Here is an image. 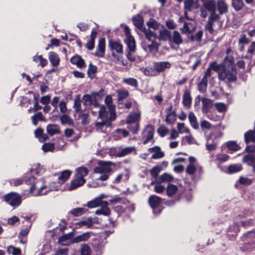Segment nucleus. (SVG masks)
Masks as SVG:
<instances>
[{
  "label": "nucleus",
  "instance_id": "3c124183",
  "mask_svg": "<svg viewBox=\"0 0 255 255\" xmlns=\"http://www.w3.org/2000/svg\"><path fill=\"white\" fill-rule=\"evenodd\" d=\"M177 191V187L173 184H169L166 189L167 194L170 196L174 195Z\"/></svg>",
  "mask_w": 255,
  "mask_h": 255
},
{
  "label": "nucleus",
  "instance_id": "473e14b6",
  "mask_svg": "<svg viewBox=\"0 0 255 255\" xmlns=\"http://www.w3.org/2000/svg\"><path fill=\"white\" fill-rule=\"evenodd\" d=\"M202 111L204 113H207L209 109L212 106V100L207 99V98H203L202 99Z\"/></svg>",
  "mask_w": 255,
  "mask_h": 255
},
{
  "label": "nucleus",
  "instance_id": "49530a36",
  "mask_svg": "<svg viewBox=\"0 0 255 255\" xmlns=\"http://www.w3.org/2000/svg\"><path fill=\"white\" fill-rule=\"evenodd\" d=\"M102 204L100 202L98 198H95L93 200L89 201L87 204V206L89 208H96L102 205Z\"/></svg>",
  "mask_w": 255,
  "mask_h": 255
},
{
  "label": "nucleus",
  "instance_id": "7ed1b4c3",
  "mask_svg": "<svg viewBox=\"0 0 255 255\" xmlns=\"http://www.w3.org/2000/svg\"><path fill=\"white\" fill-rule=\"evenodd\" d=\"M236 74L234 58L230 56L226 57L223 64L222 70L218 73L219 80L234 82L236 80Z\"/></svg>",
  "mask_w": 255,
  "mask_h": 255
},
{
  "label": "nucleus",
  "instance_id": "f704fd0d",
  "mask_svg": "<svg viewBox=\"0 0 255 255\" xmlns=\"http://www.w3.org/2000/svg\"><path fill=\"white\" fill-rule=\"evenodd\" d=\"M170 38V32L164 29L160 30L158 35V39L160 40L166 41L169 40Z\"/></svg>",
  "mask_w": 255,
  "mask_h": 255
},
{
  "label": "nucleus",
  "instance_id": "9b49d317",
  "mask_svg": "<svg viewBox=\"0 0 255 255\" xmlns=\"http://www.w3.org/2000/svg\"><path fill=\"white\" fill-rule=\"evenodd\" d=\"M161 199L155 195L151 196L148 200L150 207L153 209V213L155 214L160 212V210L158 209V207L161 203Z\"/></svg>",
  "mask_w": 255,
  "mask_h": 255
},
{
  "label": "nucleus",
  "instance_id": "69168bd1",
  "mask_svg": "<svg viewBox=\"0 0 255 255\" xmlns=\"http://www.w3.org/2000/svg\"><path fill=\"white\" fill-rule=\"evenodd\" d=\"M239 182L241 184L248 185L252 183L253 180L247 177H241L239 180Z\"/></svg>",
  "mask_w": 255,
  "mask_h": 255
},
{
  "label": "nucleus",
  "instance_id": "338daca9",
  "mask_svg": "<svg viewBox=\"0 0 255 255\" xmlns=\"http://www.w3.org/2000/svg\"><path fill=\"white\" fill-rule=\"evenodd\" d=\"M216 157L218 160L221 162H225L229 158V156L227 154L224 153L218 154Z\"/></svg>",
  "mask_w": 255,
  "mask_h": 255
},
{
  "label": "nucleus",
  "instance_id": "423d86ee",
  "mask_svg": "<svg viewBox=\"0 0 255 255\" xmlns=\"http://www.w3.org/2000/svg\"><path fill=\"white\" fill-rule=\"evenodd\" d=\"M141 113L138 110L131 112L126 119V123L128 125V128L134 134L139 130V122L140 120Z\"/></svg>",
  "mask_w": 255,
  "mask_h": 255
},
{
  "label": "nucleus",
  "instance_id": "864d4df0",
  "mask_svg": "<svg viewBox=\"0 0 255 255\" xmlns=\"http://www.w3.org/2000/svg\"><path fill=\"white\" fill-rule=\"evenodd\" d=\"M7 251L9 254H11L12 255H21V250L19 248L13 246L8 247Z\"/></svg>",
  "mask_w": 255,
  "mask_h": 255
},
{
  "label": "nucleus",
  "instance_id": "6ab92c4d",
  "mask_svg": "<svg viewBox=\"0 0 255 255\" xmlns=\"http://www.w3.org/2000/svg\"><path fill=\"white\" fill-rule=\"evenodd\" d=\"M95 223V219L88 218L86 219L81 220L78 222L76 223L75 225L77 227L79 228L85 226L87 228H90L93 226V224Z\"/></svg>",
  "mask_w": 255,
  "mask_h": 255
},
{
  "label": "nucleus",
  "instance_id": "6e6552de",
  "mask_svg": "<svg viewBox=\"0 0 255 255\" xmlns=\"http://www.w3.org/2000/svg\"><path fill=\"white\" fill-rule=\"evenodd\" d=\"M109 46L110 50L112 51V55L115 59L118 62H122L121 57L116 55L114 51L119 54H123L124 53L123 45L118 41H110L109 42Z\"/></svg>",
  "mask_w": 255,
  "mask_h": 255
},
{
  "label": "nucleus",
  "instance_id": "f257e3e1",
  "mask_svg": "<svg viewBox=\"0 0 255 255\" xmlns=\"http://www.w3.org/2000/svg\"><path fill=\"white\" fill-rule=\"evenodd\" d=\"M105 103L107 105L110 112V116L108 117V113L106 110L104 105H100L97 103L93 104L92 112L94 115L98 113L99 118L102 120L101 122H96L95 124L97 130L100 131L107 132L106 129L110 128L111 124L110 121H114L116 117L115 113V106L113 104L112 98L111 96H107L105 99Z\"/></svg>",
  "mask_w": 255,
  "mask_h": 255
},
{
  "label": "nucleus",
  "instance_id": "e2e57ef3",
  "mask_svg": "<svg viewBox=\"0 0 255 255\" xmlns=\"http://www.w3.org/2000/svg\"><path fill=\"white\" fill-rule=\"evenodd\" d=\"M239 43L241 44L240 50H243L245 48V45L249 44V40L245 36H243L239 40Z\"/></svg>",
  "mask_w": 255,
  "mask_h": 255
},
{
  "label": "nucleus",
  "instance_id": "13d9d810",
  "mask_svg": "<svg viewBox=\"0 0 255 255\" xmlns=\"http://www.w3.org/2000/svg\"><path fill=\"white\" fill-rule=\"evenodd\" d=\"M81 255H91V249L89 246L85 244L82 246Z\"/></svg>",
  "mask_w": 255,
  "mask_h": 255
},
{
  "label": "nucleus",
  "instance_id": "9d476101",
  "mask_svg": "<svg viewBox=\"0 0 255 255\" xmlns=\"http://www.w3.org/2000/svg\"><path fill=\"white\" fill-rule=\"evenodd\" d=\"M124 30L126 35L124 41L127 45L129 51L130 52H133L136 48L135 41L133 37L131 35L130 29L128 26H124Z\"/></svg>",
  "mask_w": 255,
  "mask_h": 255
},
{
  "label": "nucleus",
  "instance_id": "c85d7f7f",
  "mask_svg": "<svg viewBox=\"0 0 255 255\" xmlns=\"http://www.w3.org/2000/svg\"><path fill=\"white\" fill-rule=\"evenodd\" d=\"M45 171L46 170L44 167L40 164H35L30 170V172H32L37 175H42L45 172Z\"/></svg>",
  "mask_w": 255,
  "mask_h": 255
},
{
  "label": "nucleus",
  "instance_id": "37998d69",
  "mask_svg": "<svg viewBox=\"0 0 255 255\" xmlns=\"http://www.w3.org/2000/svg\"><path fill=\"white\" fill-rule=\"evenodd\" d=\"M242 169V166L240 164H236L231 165L228 167V172L230 173H233L239 172L241 171Z\"/></svg>",
  "mask_w": 255,
  "mask_h": 255
},
{
  "label": "nucleus",
  "instance_id": "72a5a7b5",
  "mask_svg": "<svg viewBox=\"0 0 255 255\" xmlns=\"http://www.w3.org/2000/svg\"><path fill=\"white\" fill-rule=\"evenodd\" d=\"M245 139L247 143L249 141L255 142V129L247 132L245 134Z\"/></svg>",
  "mask_w": 255,
  "mask_h": 255
},
{
  "label": "nucleus",
  "instance_id": "f03ea898",
  "mask_svg": "<svg viewBox=\"0 0 255 255\" xmlns=\"http://www.w3.org/2000/svg\"><path fill=\"white\" fill-rule=\"evenodd\" d=\"M24 180L26 184L31 185L30 192L35 196L44 195L49 191L59 190L58 185L52 187L47 185L43 180L35 181L33 176L28 177V173L24 176Z\"/></svg>",
  "mask_w": 255,
  "mask_h": 255
},
{
  "label": "nucleus",
  "instance_id": "393cba45",
  "mask_svg": "<svg viewBox=\"0 0 255 255\" xmlns=\"http://www.w3.org/2000/svg\"><path fill=\"white\" fill-rule=\"evenodd\" d=\"M48 58L53 66H57L59 64L60 59L56 53L50 52L48 54Z\"/></svg>",
  "mask_w": 255,
  "mask_h": 255
},
{
  "label": "nucleus",
  "instance_id": "5fc2aeb1",
  "mask_svg": "<svg viewBox=\"0 0 255 255\" xmlns=\"http://www.w3.org/2000/svg\"><path fill=\"white\" fill-rule=\"evenodd\" d=\"M81 101L80 99V97L79 96H78L75 99L74 107L75 110L77 112H81L83 110L81 106Z\"/></svg>",
  "mask_w": 255,
  "mask_h": 255
},
{
  "label": "nucleus",
  "instance_id": "0eeeda50",
  "mask_svg": "<svg viewBox=\"0 0 255 255\" xmlns=\"http://www.w3.org/2000/svg\"><path fill=\"white\" fill-rule=\"evenodd\" d=\"M216 3L214 0H208L203 3L200 8L201 15L202 17L205 18L208 13H210V19L216 20L218 18V15L215 12L216 10Z\"/></svg>",
  "mask_w": 255,
  "mask_h": 255
},
{
  "label": "nucleus",
  "instance_id": "a878e982",
  "mask_svg": "<svg viewBox=\"0 0 255 255\" xmlns=\"http://www.w3.org/2000/svg\"><path fill=\"white\" fill-rule=\"evenodd\" d=\"M217 9L220 14H223L228 11V5L224 0H219L217 3Z\"/></svg>",
  "mask_w": 255,
  "mask_h": 255
},
{
  "label": "nucleus",
  "instance_id": "412c9836",
  "mask_svg": "<svg viewBox=\"0 0 255 255\" xmlns=\"http://www.w3.org/2000/svg\"><path fill=\"white\" fill-rule=\"evenodd\" d=\"M91 232H86L78 235L72 239L73 243H78L82 242L87 241L91 236Z\"/></svg>",
  "mask_w": 255,
  "mask_h": 255
},
{
  "label": "nucleus",
  "instance_id": "58836bf2",
  "mask_svg": "<svg viewBox=\"0 0 255 255\" xmlns=\"http://www.w3.org/2000/svg\"><path fill=\"white\" fill-rule=\"evenodd\" d=\"M243 162L252 166L255 163V157L252 154H248L244 156Z\"/></svg>",
  "mask_w": 255,
  "mask_h": 255
},
{
  "label": "nucleus",
  "instance_id": "052dcab7",
  "mask_svg": "<svg viewBox=\"0 0 255 255\" xmlns=\"http://www.w3.org/2000/svg\"><path fill=\"white\" fill-rule=\"evenodd\" d=\"M161 170V169L160 166H154L150 170V174L153 178H156Z\"/></svg>",
  "mask_w": 255,
  "mask_h": 255
},
{
  "label": "nucleus",
  "instance_id": "603ef678",
  "mask_svg": "<svg viewBox=\"0 0 255 255\" xmlns=\"http://www.w3.org/2000/svg\"><path fill=\"white\" fill-rule=\"evenodd\" d=\"M255 51V41L252 42L248 46L247 53L248 57L252 58L253 55Z\"/></svg>",
  "mask_w": 255,
  "mask_h": 255
},
{
  "label": "nucleus",
  "instance_id": "8fccbe9b",
  "mask_svg": "<svg viewBox=\"0 0 255 255\" xmlns=\"http://www.w3.org/2000/svg\"><path fill=\"white\" fill-rule=\"evenodd\" d=\"M177 129L178 132L181 134L189 132V128L185 126L184 123H178Z\"/></svg>",
  "mask_w": 255,
  "mask_h": 255
},
{
  "label": "nucleus",
  "instance_id": "4468645a",
  "mask_svg": "<svg viewBox=\"0 0 255 255\" xmlns=\"http://www.w3.org/2000/svg\"><path fill=\"white\" fill-rule=\"evenodd\" d=\"M196 27V22L192 19L190 21L185 22L183 27L180 29V30L183 33L189 34L193 32Z\"/></svg>",
  "mask_w": 255,
  "mask_h": 255
},
{
  "label": "nucleus",
  "instance_id": "cd10ccee",
  "mask_svg": "<svg viewBox=\"0 0 255 255\" xmlns=\"http://www.w3.org/2000/svg\"><path fill=\"white\" fill-rule=\"evenodd\" d=\"M166 122L169 124L174 123L175 121V114L174 112L172 111L171 106L166 110Z\"/></svg>",
  "mask_w": 255,
  "mask_h": 255
},
{
  "label": "nucleus",
  "instance_id": "2eb2a0df",
  "mask_svg": "<svg viewBox=\"0 0 255 255\" xmlns=\"http://www.w3.org/2000/svg\"><path fill=\"white\" fill-rule=\"evenodd\" d=\"M154 133V128L151 125L147 126L143 131V137L145 139L143 141L144 144H146L153 138Z\"/></svg>",
  "mask_w": 255,
  "mask_h": 255
},
{
  "label": "nucleus",
  "instance_id": "de8ad7c7",
  "mask_svg": "<svg viewBox=\"0 0 255 255\" xmlns=\"http://www.w3.org/2000/svg\"><path fill=\"white\" fill-rule=\"evenodd\" d=\"M226 145L229 150L232 151H237L239 149L240 147L237 143L233 141H230L226 143Z\"/></svg>",
  "mask_w": 255,
  "mask_h": 255
},
{
  "label": "nucleus",
  "instance_id": "2f4dec72",
  "mask_svg": "<svg viewBox=\"0 0 255 255\" xmlns=\"http://www.w3.org/2000/svg\"><path fill=\"white\" fill-rule=\"evenodd\" d=\"M46 130L47 133L50 135L58 133L60 132L59 126L54 124L48 125Z\"/></svg>",
  "mask_w": 255,
  "mask_h": 255
},
{
  "label": "nucleus",
  "instance_id": "5701e85b",
  "mask_svg": "<svg viewBox=\"0 0 255 255\" xmlns=\"http://www.w3.org/2000/svg\"><path fill=\"white\" fill-rule=\"evenodd\" d=\"M108 203L105 201L104 204L101 205L102 207L96 211L95 214L96 215H103L104 216H108L110 213V209L108 207Z\"/></svg>",
  "mask_w": 255,
  "mask_h": 255
},
{
  "label": "nucleus",
  "instance_id": "774afa93",
  "mask_svg": "<svg viewBox=\"0 0 255 255\" xmlns=\"http://www.w3.org/2000/svg\"><path fill=\"white\" fill-rule=\"evenodd\" d=\"M60 120L62 124L71 125L72 124L71 119L68 116L66 115L62 116L60 118Z\"/></svg>",
  "mask_w": 255,
  "mask_h": 255
},
{
  "label": "nucleus",
  "instance_id": "a211bd4d",
  "mask_svg": "<svg viewBox=\"0 0 255 255\" xmlns=\"http://www.w3.org/2000/svg\"><path fill=\"white\" fill-rule=\"evenodd\" d=\"M171 65V63L168 61L158 62L154 63V68L157 72H161L166 69H169Z\"/></svg>",
  "mask_w": 255,
  "mask_h": 255
},
{
  "label": "nucleus",
  "instance_id": "c9c22d12",
  "mask_svg": "<svg viewBox=\"0 0 255 255\" xmlns=\"http://www.w3.org/2000/svg\"><path fill=\"white\" fill-rule=\"evenodd\" d=\"M191 103V97L190 93L188 91H185L183 95V104L185 106H189Z\"/></svg>",
  "mask_w": 255,
  "mask_h": 255
},
{
  "label": "nucleus",
  "instance_id": "bf43d9fd",
  "mask_svg": "<svg viewBox=\"0 0 255 255\" xmlns=\"http://www.w3.org/2000/svg\"><path fill=\"white\" fill-rule=\"evenodd\" d=\"M32 123L34 125L36 126L37 124L38 121H42L43 116L41 113H38L33 116L31 118Z\"/></svg>",
  "mask_w": 255,
  "mask_h": 255
},
{
  "label": "nucleus",
  "instance_id": "1a4fd4ad",
  "mask_svg": "<svg viewBox=\"0 0 255 255\" xmlns=\"http://www.w3.org/2000/svg\"><path fill=\"white\" fill-rule=\"evenodd\" d=\"M3 199L6 203L12 207H17L21 202L20 196L15 192H10L5 195L3 197Z\"/></svg>",
  "mask_w": 255,
  "mask_h": 255
},
{
  "label": "nucleus",
  "instance_id": "a18cd8bd",
  "mask_svg": "<svg viewBox=\"0 0 255 255\" xmlns=\"http://www.w3.org/2000/svg\"><path fill=\"white\" fill-rule=\"evenodd\" d=\"M123 82L133 87H136L137 86V81L134 78H125L123 80Z\"/></svg>",
  "mask_w": 255,
  "mask_h": 255
},
{
  "label": "nucleus",
  "instance_id": "aec40b11",
  "mask_svg": "<svg viewBox=\"0 0 255 255\" xmlns=\"http://www.w3.org/2000/svg\"><path fill=\"white\" fill-rule=\"evenodd\" d=\"M136 148L135 146H128L122 148L121 150L117 152V156L119 157H123L130 154L132 152L136 153Z\"/></svg>",
  "mask_w": 255,
  "mask_h": 255
},
{
  "label": "nucleus",
  "instance_id": "39448f33",
  "mask_svg": "<svg viewBox=\"0 0 255 255\" xmlns=\"http://www.w3.org/2000/svg\"><path fill=\"white\" fill-rule=\"evenodd\" d=\"M88 173V170L85 167H81L77 168L74 179L71 181L68 187V190H73L83 185L86 182L85 177Z\"/></svg>",
  "mask_w": 255,
  "mask_h": 255
},
{
  "label": "nucleus",
  "instance_id": "7c9ffc66",
  "mask_svg": "<svg viewBox=\"0 0 255 255\" xmlns=\"http://www.w3.org/2000/svg\"><path fill=\"white\" fill-rule=\"evenodd\" d=\"M129 177V171L126 169L124 173L119 174L115 179L114 183H118L122 180H127Z\"/></svg>",
  "mask_w": 255,
  "mask_h": 255
},
{
  "label": "nucleus",
  "instance_id": "c03bdc74",
  "mask_svg": "<svg viewBox=\"0 0 255 255\" xmlns=\"http://www.w3.org/2000/svg\"><path fill=\"white\" fill-rule=\"evenodd\" d=\"M147 25L148 27L152 28L154 30L158 29L160 25L159 23L152 18H151L148 20L147 22Z\"/></svg>",
  "mask_w": 255,
  "mask_h": 255
},
{
  "label": "nucleus",
  "instance_id": "4d7b16f0",
  "mask_svg": "<svg viewBox=\"0 0 255 255\" xmlns=\"http://www.w3.org/2000/svg\"><path fill=\"white\" fill-rule=\"evenodd\" d=\"M242 0H232V5L236 10H239L243 7Z\"/></svg>",
  "mask_w": 255,
  "mask_h": 255
},
{
  "label": "nucleus",
  "instance_id": "0e129e2a",
  "mask_svg": "<svg viewBox=\"0 0 255 255\" xmlns=\"http://www.w3.org/2000/svg\"><path fill=\"white\" fill-rule=\"evenodd\" d=\"M215 106L219 112L222 113L225 112L227 110L226 105L223 103H218L215 104Z\"/></svg>",
  "mask_w": 255,
  "mask_h": 255
},
{
  "label": "nucleus",
  "instance_id": "680f3d73",
  "mask_svg": "<svg viewBox=\"0 0 255 255\" xmlns=\"http://www.w3.org/2000/svg\"><path fill=\"white\" fill-rule=\"evenodd\" d=\"M54 148L53 143H45L42 146V149L44 152L51 151Z\"/></svg>",
  "mask_w": 255,
  "mask_h": 255
},
{
  "label": "nucleus",
  "instance_id": "4be33fe9",
  "mask_svg": "<svg viewBox=\"0 0 255 255\" xmlns=\"http://www.w3.org/2000/svg\"><path fill=\"white\" fill-rule=\"evenodd\" d=\"M105 50V40L101 38L99 41L98 49L97 50L96 55L99 57L104 56Z\"/></svg>",
  "mask_w": 255,
  "mask_h": 255
},
{
  "label": "nucleus",
  "instance_id": "dca6fc26",
  "mask_svg": "<svg viewBox=\"0 0 255 255\" xmlns=\"http://www.w3.org/2000/svg\"><path fill=\"white\" fill-rule=\"evenodd\" d=\"M151 43L147 44L145 41L142 42L141 46L145 51H149L156 53L158 51V45L157 42L151 41Z\"/></svg>",
  "mask_w": 255,
  "mask_h": 255
},
{
  "label": "nucleus",
  "instance_id": "f8f14e48",
  "mask_svg": "<svg viewBox=\"0 0 255 255\" xmlns=\"http://www.w3.org/2000/svg\"><path fill=\"white\" fill-rule=\"evenodd\" d=\"M200 6L199 0H185L184 1L185 16L187 19L189 18L187 15V11H191L193 9L198 8Z\"/></svg>",
  "mask_w": 255,
  "mask_h": 255
},
{
  "label": "nucleus",
  "instance_id": "bb28decb",
  "mask_svg": "<svg viewBox=\"0 0 255 255\" xmlns=\"http://www.w3.org/2000/svg\"><path fill=\"white\" fill-rule=\"evenodd\" d=\"M134 25L139 29L141 30L144 28L143 26V19L140 15H137L133 18Z\"/></svg>",
  "mask_w": 255,
  "mask_h": 255
},
{
  "label": "nucleus",
  "instance_id": "79ce46f5",
  "mask_svg": "<svg viewBox=\"0 0 255 255\" xmlns=\"http://www.w3.org/2000/svg\"><path fill=\"white\" fill-rule=\"evenodd\" d=\"M172 40L174 43L177 45L181 44L183 42L180 33L177 31H174L172 35Z\"/></svg>",
  "mask_w": 255,
  "mask_h": 255
},
{
  "label": "nucleus",
  "instance_id": "c756f323",
  "mask_svg": "<svg viewBox=\"0 0 255 255\" xmlns=\"http://www.w3.org/2000/svg\"><path fill=\"white\" fill-rule=\"evenodd\" d=\"M72 172L69 170H65L61 172L58 177V182L60 184L64 183L70 176Z\"/></svg>",
  "mask_w": 255,
  "mask_h": 255
},
{
  "label": "nucleus",
  "instance_id": "09e8293b",
  "mask_svg": "<svg viewBox=\"0 0 255 255\" xmlns=\"http://www.w3.org/2000/svg\"><path fill=\"white\" fill-rule=\"evenodd\" d=\"M208 81L205 78H202L201 81L198 84V89L200 92L204 93L206 91Z\"/></svg>",
  "mask_w": 255,
  "mask_h": 255
},
{
  "label": "nucleus",
  "instance_id": "b1692460",
  "mask_svg": "<svg viewBox=\"0 0 255 255\" xmlns=\"http://www.w3.org/2000/svg\"><path fill=\"white\" fill-rule=\"evenodd\" d=\"M70 61L73 64L77 65L79 68L85 66L84 60L80 56H74L71 58Z\"/></svg>",
  "mask_w": 255,
  "mask_h": 255
},
{
  "label": "nucleus",
  "instance_id": "ea45409f",
  "mask_svg": "<svg viewBox=\"0 0 255 255\" xmlns=\"http://www.w3.org/2000/svg\"><path fill=\"white\" fill-rule=\"evenodd\" d=\"M188 118L191 126L195 129L198 128V124L197 122L196 118L194 114L190 112L188 115Z\"/></svg>",
  "mask_w": 255,
  "mask_h": 255
},
{
  "label": "nucleus",
  "instance_id": "a19ab883",
  "mask_svg": "<svg viewBox=\"0 0 255 255\" xmlns=\"http://www.w3.org/2000/svg\"><path fill=\"white\" fill-rule=\"evenodd\" d=\"M87 210L84 208H77L71 210L70 213L74 216H81L87 212Z\"/></svg>",
  "mask_w": 255,
  "mask_h": 255
},
{
  "label": "nucleus",
  "instance_id": "f3484780",
  "mask_svg": "<svg viewBox=\"0 0 255 255\" xmlns=\"http://www.w3.org/2000/svg\"><path fill=\"white\" fill-rule=\"evenodd\" d=\"M148 150L149 152L152 153L151 157V159H159L164 156V153L161 151L160 147L158 146L149 148Z\"/></svg>",
  "mask_w": 255,
  "mask_h": 255
},
{
  "label": "nucleus",
  "instance_id": "ddd939ff",
  "mask_svg": "<svg viewBox=\"0 0 255 255\" xmlns=\"http://www.w3.org/2000/svg\"><path fill=\"white\" fill-rule=\"evenodd\" d=\"M188 160L189 163L186 167V172L189 175H193L198 167L197 160L195 157L190 156Z\"/></svg>",
  "mask_w": 255,
  "mask_h": 255
},
{
  "label": "nucleus",
  "instance_id": "e433bc0d",
  "mask_svg": "<svg viewBox=\"0 0 255 255\" xmlns=\"http://www.w3.org/2000/svg\"><path fill=\"white\" fill-rule=\"evenodd\" d=\"M141 31L144 33L145 37L149 41H153L152 38H155L157 36L156 34L154 32L146 29L145 27L143 28Z\"/></svg>",
  "mask_w": 255,
  "mask_h": 255
},
{
  "label": "nucleus",
  "instance_id": "6e6d98bb",
  "mask_svg": "<svg viewBox=\"0 0 255 255\" xmlns=\"http://www.w3.org/2000/svg\"><path fill=\"white\" fill-rule=\"evenodd\" d=\"M58 242L59 244L62 246H68L70 244L71 241L68 236L64 235L59 238Z\"/></svg>",
  "mask_w": 255,
  "mask_h": 255
},
{
  "label": "nucleus",
  "instance_id": "4c0bfd02",
  "mask_svg": "<svg viewBox=\"0 0 255 255\" xmlns=\"http://www.w3.org/2000/svg\"><path fill=\"white\" fill-rule=\"evenodd\" d=\"M173 179L172 176L168 173H164L160 175L157 179V182L161 183L163 182L171 181Z\"/></svg>",
  "mask_w": 255,
  "mask_h": 255
},
{
  "label": "nucleus",
  "instance_id": "20e7f679",
  "mask_svg": "<svg viewBox=\"0 0 255 255\" xmlns=\"http://www.w3.org/2000/svg\"><path fill=\"white\" fill-rule=\"evenodd\" d=\"M115 165L110 161H99L94 169V172L98 175L97 179L104 181L107 180L114 171Z\"/></svg>",
  "mask_w": 255,
  "mask_h": 255
}]
</instances>
